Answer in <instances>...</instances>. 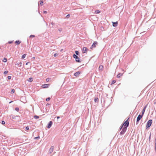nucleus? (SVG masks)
I'll list each match as a JSON object with an SVG mask.
<instances>
[{
    "label": "nucleus",
    "mask_w": 156,
    "mask_h": 156,
    "mask_svg": "<svg viewBox=\"0 0 156 156\" xmlns=\"http://www.w3.org/2000/svg\"><path fill=\"white\" fill-rule=\"evenodd\" d=\"M129 122L128 120L125 122L119 129L120 131L122 129V130L119 133L120 135H122L125 133L126 130L127 128L129 126Z\"/></svg>",
    "instance_id": "obj_1"
},
{
    "label": "nucleus",
    "mask_w": 156,
    "mask_h": 156,
    "mask_svg": "<svg viewBox=\"0 0 156 156\" xmlns=\"http://www.w3.org/2000/svg\"><path fill=\"white\" fill-rule=\"evenodd\" d=\"M152 122V121L151 119H150L147 121L146 126V129H147L150 127V126L151 125Z\"/></svg>",
    "instance_id": "obj_2"
},
{
    "label": "nucleus",
    "mask_w": 156,
    "mask_h": 156,
    "mask_svg": "<svg viewBox=\"0 0 156 156\" xmlns=\"http://www.w3.org/2000/svg\"><path fill=\"white\" fill-rule=\"evenodd\" d=\"M73 57L75 59V61L77 62H81L80 58L75 54L73 55Z\"/></svg>",
    "instance_id": "obj_3"
},
{
    "label": "nucleus",
    "mask_w": 156,
    "mask_h": 156,
    "mask_svg": "<svg viewBox=\"0 0 156 156\" xmlns=\"http://www.w3.org/2000/svg\"><path fill=\"white\" fill-rule=\"evenodd\" d=\"M143 116L142 115H141L140 114H139L138 115L136 119V125H137L138 124L139 121H140V120L141 119Z\"/></svg>",
    "instance_id": "obj_4"
},
{
    "label": "nucleus",
    "mask_w": 156,
    "mask_h": 156,
    "mask_svg": "<svg viewBox=\"0 0 156 156\" xmlns=\"http://www.w3.org/2000/svg\"><path fill=\"white\" fill-rule=\"evenodd\" d=\"M52 124L53 122L52 121H50L48 124V125L47 126V127L48 129L50 128V127L52 125Z\"/></svg>",
    "instance_id": "obj_5"
},
{
    "label": "nucleus",
    "mask_w": 156,
    "mask_h": 156,
    "mask_svg": "<svg viewBox=\"0 0 156 156\" xmlns=\"http://www.w3.org/2000/svg\"><path fill=\"white\" fill-rule=\"evenodd\" d=\"M97 43H98L97 41H94L90 48H91L92 49L93 48H95L96 47V45L97 44Z\"/></svg>",
    "instance_id": "obj_6"
},
{
    "label": "nucleus",
    "mask_w": 156,
    "mask_h": 156,
    "mask_svg": "<svg viewBox=\"0 0 156 156\" xmlns=\"http://www.w3.org/2000/svg\"><path fill=\"white\" fill-rule=\"evenodd\" d=\"M88 49L86 47H84L82 49V52L83 53H85L87 52V51Z\"/></svg>",
    "instance_id": "obj_7"
},
{
    "label": "nucleus",
    "mask_w": 156,
    "mask_h": 156,
    "mask_svg": "<svg viewBox=\"0 0 156 156\" xmlns=\"http://www.w3.org/2000/svg\"><path fill=\"white\" fill-rule=\"evenodd\" d=\"M54 149V146H52L50 148L49 151V153L51 154L52 153Z\"/></svg>",
    "instance_id": "obj_8"
},
{
    "label": "nucleus",
    "mask_w": 156,
    "mask_h": 156,
    "mask_svg": "<svg viewBox=\"0 0 156 156\" xmlns=\"http://www.w3.org/2000/svg\"><path fill=\"white\" fill-rule=\"evenodd\" d=\"M49 85V84H45L42 85V87L44 88H47L48 87Z\"/></svg>",
    "instance_id": "obj_9"
},
{
    "label": "nucleus",
    "mask_w": 156,
    "mask_h": 156,
    "mask_svg": "<svg viewBox=\"0 0 156 156\" xmlns=\"http://www.w3.org/2000/svg\"><path fill=\"white\" fill-rule=\"evenodd\" d=\"M147 105H146V106H144V108H143V109L142 110V114L141 115H142L143 116L144 115V113L145 112V111L146 108L147 107Z\"/></svg>",
    "instance_id": "obj_10"
},
{
    "label": "nucleus",
    "mask_w": 156,
    "mask_h": 156,
    "mask_svg": "<svg viewBox=\"0 0 156 156\" xmlns=\"http://www.w3.org/2000/svg\"><path fill=\"white\" fill-rule=\"evenodd\" d=\"M81 72L80 71H78L74 73V76H78L80 74Z\"/></svg>",
    "instance_id": "obj_11"
},
{
    "label": "nucleus",
    "mask_w": 156,
    "mask_h": 156,
    "mask_svg": "<svg viewBox=\"0 0 156 156\" xmlns=\"http://www.w3.org/2000/svg\"><path fill=\"white\" fill-rule=\"evenodd\" d=\"M118 22H112V25L114 27H116L118 25Z\"/></svg>",
    "instance_id": "obj_12"
},
{
    "label": "nucleus",
    "mask_w": 156,
    "mask_h": 156,
    "mask_svg": "<svg viewBox=\"0 0 156 156\" xmlns=\"http://www.w3.org/2000/svg\"><path fill=\"white\" fill-rule=\"evenodd\" d=\"M16 64L17 65L19 66V67H21V66L22 62H21L17 61L16 62Z\"/></svg>",
    "instance_id": "obj_13"
},
{
    "label": "nucleus",
    "mask_w": 156,
    "mask_h": 156,
    "mask_svg": "<svg viewBox=\"0 0 156 156\" xmlns=\"http://www.w3.org/2000/svg\"><path fill=\"white\" fill-rule=\"evenodd\" d=\"M18 117L17 116H15L13 115H11L10 116V117L13 119H16V117Z\"/></svg>",
    "instance_id": "obj_14"
},
{
    "label": "nucleus",
    "mask_w": 156,
    "mask_h": 156,
    "mask_svg": "<svg viewBox=\"0 0 156 156\" xmlns=\"http://www.w3.org/2000/svg\"><path fill=\"white\" fill-rule=\"evenodd\" d=\"M103 66L102 65H100L99 68V69L100 70L102 71L103 70Z\"/></svg>",
    "instance_id": "obj_15"
},
{
    "label": "nucleus",
    "mask_w": 156,
    "mask_h": 156,
    "mask_svg": "<svg viewBox=\"0 0 156 156\" xmlns=\"http://www.w3.org/2000/svg\"><path fill=\"white\" fill-rule=\"evenodd\" d=\"M123 74L122 73H119L117 76V77L119 78Z\"/></svg>",
    "instance_id": "obj_16"
},
{
    "label": "nucleus",
    "mask_w": 156,
    "mask_h": 156,
    "mask_svg": "<svg viewBox=\"0 0 156 156\" xmlns=\"http://www.w3.org/2000/svg\"><path fill=\"white\" fill-rule=\"evenodd\" d=\"M15 43L19 45L21 43V42L19 40H17L15 42Z\"/></svg>",
    "instance_id": "obj_17"
},
{
    "label": "nucleus",
    "mask_w": 156,
    "mask_h": 156,
    "mask_svg": "<svg viewBox=\"0 0 156 156\" xmlns=\"http://www.w3.org/2000/svg\"><path fill=\"white\" fill-rule=\"evenodd\" d=\"M33 81V78L32 77H30L28 80V81L29 82H32Z\"/></svg>",
    "instance_id": "obj_18"
},
{
    "label": "nucleus",
    "mask_w": 156,
    "mask_h": 156,
    "mask_svg": "<svg viewBox=\"0 0 156 156\" xmlns=\"http://www.w3.org/2000/svg\"><path fill=\"white\" fill-rule=\"evenodd\" d=\"M98 100H98V98H95L94 101L95 102H98Z\"/></svg>",
    "instance_id": "obj_19"
},
{
    "label": "nucleus",
    "mask_w": 156,
    "mask_h": 156,
    "mask_svg": "<svg viewBox=\"0 0 156 156\" xmlns=\"http://www.w3.org/2000/svg\"><path fill=\"white\" fill-rule=\"evenodd\" d=\"M75 53L76 54V55H79V52L77 51H75Z\"/></svg>",
    "instance_id": "obj_20"
},
{
    "label": "nucleus",
    "mask_w": 156,
    "mask_h": 156,
    "mask_svg": "<svg viewBox=\"0 0 156 156\" xmlns=\"http://www.w3.org/2000/svg\"><path fill=\"white\" fill-rule=\"evenodd\" d=\"M2 61L4 62H6L7 61V59L6 58H3V60H2Z\"/></svg>",
    "instance_id": "obj_21"
},
{
    "label": "nucleus",
    "mask_w": 156,
    "mask_h": 156,
    "mask_svg": "<svg viewBox=\"0 0 156 156\" xmlns=\"http://www.w3.org/2000/svg\"><path fill=\"white\" fill-rule=\"evenodd\" d=\"M100 12V11L99 10H96L95 12V13L96 14H98Z\"/></svg>",
    "instance_id": "obj_22"
},
{
    "label": "nucleus",
    "mask_w": 156,
    "mask_h": 156,
    "mask_svg": "<svg viewBox=\"0 0 156 156\" xmlns=\"http://www.w3.org/2000/svg\"><path fill=\"white\" fill-rule=\"evenodd\" d=\"M15 92V90L14 89H12V90L11 93L12 94H13Z\"/></svg>",
    "instance_id": "obj_23"
},
{
    "label": "nucleus",
    "mask_w": 156,
    "mask_h": 156,
    "mask_svg": "<svg viewBox=\"0 0 156 156\" xmlns=\"http://www.w3.org/2000/svg\"><path fill=\"white\" fill-rule=\"evenodd\" d=\"M39 116H37V115H35L34 116V118L35 119H38V118H39Z\"/></svg>",
    "instance_id": "obj_24"
},
{
    "label": "nucleus",
    "mask_w": 156,
    "mask_h": 156,
    "mask_svg": "<svg viewBox=\"0 0 156 156\" xmlns=\"http://www.w3.org/2000/svg\"><path fill=\"white\" fill-rule=\"evenodd\" d=\"M26 56V55L25 54H24L22 56V59H23L24 58H25V57Z\"/></svg>",
    "instance_id": "obj_25"
},
{
    "label": "nucleus",
    "mask_w": 156,
    "mask_h": 156,
    "mask_svg": "<svg viewBox=\"0 0 156 156\" xmlns=\"http://www.w3.org/2000/svg\"><path fill=\"white\" fill-rule=\"evenodd\" d=\"M43 0H41L40 2V4L42 6L43 5Z\"/></svg>",
    "instance_id": "obj_26"
},
{
    "label": "nucleus",
    "mask_w": 156,
    "mask_h": 156,
    "mask_svg": "<svg viewBox=\"0 0 156 156\" xmlns=\"http://www.w3.org/2000/svg\"><path fill=\"white\" fill-rule=\"evenodd\" d=\"M51 99V98L50 97H48V98H47L46 99V101H49Z\"/></svg>",
    "instance_id": "obj_27"
},
{
    "label": "nucleus",
    "mask_w": 156,
    "mask_h": 156,
    "mask_svg": "<svg viewBox=\"0 0 156 156\" xmlns=\"http://www.w3.org/2000/svg\"><path fill=\"white\" fill-rule=\"evenodd\" d=\"M19 108L18 107H16L15 108V110L16 111H17V112H18V111H19Z\"/></svg>",
    "instance_id": "obj_28"
},
{
    "label": "nucleus",
    "mask_w": 156,
    "mask_h": 156,
    "mask_svg": "<svg viewBox=\"0 0 156 156\" xmlns=\"http://www.w3.org/2000/svg\"><path fill=\"white\" fill-rule=\"evenodd\" d=\"M40 138V136H38L37 137H35L34 138V139L36 140H38Z\"/></svg>",
    "instance_id": "obj_29"
},
{
    "label": "nucleus",
    "mask_w": 156,
    "mask_h": 156,
    "mask_svg": "<svg viewBox=\"0 0 156 156\" xmlns=\"http://www.w3.org/2000/svg\"><path fill=\"white\" fill-rule=\"evenodd\" d=\"M1 123L2 124L4 125L5 124V122L4 120H2V121Z\"/></svg>",
    "instance_id": "obj_30"
},
{
    "label": "nucleus",
    "mask_w": 156,
    "mask_h": 156,
    "mask_svg": "<svg viewBox=\"0 0 156 156\" xmlns=\"http://www.w3.org/2000/svg\"><path fill=\"white\" fill-rule=\"evenodd\" d=\"M29 129V127L28 126H27L26 127L25 129V130H28Z\"/></svg>",
    "instance_id": "obj_31"
},
{
    "label": "nucleus",
    "mask_w": 156,
    "mask_h": 156,
    "mask_svg": "<svg viewBox=\"0 0 156 156\" xmlns=\"http://www.w3.org/2000/svg\"><path fill=\"white\" fill-rule=\"evenodd\" d=\"M116 82V81L115 80H114L112 81V84H113L115 83Z\"/></svg>",
    "instance_id": "obj_32"
},
{
    "label": "nucleus",
    "mask_w": 156,
    "mask_h": 156,
    "mask_svg": "<svg viewBox=\"0 0 156 156\" xmlns=\"http://www.w3.org/2000/svg\"><path fill=\"white\" fill-rule=\"evenodd\" d=\"M35 37V36L34 35H31L30 36V38H31V37Z\"/></svg>",
    "instance_id": "obj_33"
},
{
    "label": "nucleus",
    "mask_w": 156,
    "mask_h": 156,
    "mask_svg": "<svg viewBox=\"0 0 156 156\" xmlns=\"http://www.w3.org/2000/svg\"><path fill=\"white\" fill-rule=\"evenodd\" d=\"M58 30V31L60 32H61L62 30V29L61 28H59Z\"/></svg>",
    "instance_id": "obj_34"
},
{
    "label": "nucleus",
    "mask_w": 156,
    "mask_h": 156,
    "mask_svg": "<svg viewBox=\"0 0 156 156\" xmlns=\"http://www.w3.org/2000/svg\"><path fill=\"white\" fill-rule=\"evenodd\" d=\"M8 73V71H5L4 72V74H7V73Z\"/></svg>",
    "instance_id": "obj_35"
},
{
    "label": "nucleus",
    "mask_w": 156,
    "mask_h": 156,
    "mask_svg": "<svg viewBox=\"0 0 156 156\" xmlns=\"http://www.w3.org/2000/svg\"><path fill=\"white\" fill-rule=\"evenodd\" d=\"M11 78V76H9L7 77V78L8 79V80H10Z\"/></svg>",
    "instance_id": "obj_36"
},
{
    "label": "nucleus",
    "mask_w": 156,
    "mask_h": 156,
    "mask_svg": "<svg viewBox=\"0 0 156 156\" xmlns=\"http://www.w3.org/2000/svg\"><path fill=\"white\" fill-rule=\"evenodd\" d=\"M70 16V15L69 14H68L67 15H66V17L67 18H68Z\"/></svg>",
    "instance_id": "obj_37"
},
{
    "label": "nucleus",
    "mask_w": 156,
    "mask_h": 156,
    "mask_svg": "<svg viewBox=\"0 0 156 156\" xmlns=\"http://www.w3.org/2000/svg\"><path fill=\"white\" fill-rule=\"evenodd\" d=\"M13 42V41H9L8 43L9 44H12Z\"/></svg>",
    "instance_id": "obj_38"
},
{
    "label": "nucleus",
    "mask_w": 156,
    "mask_h": 156,
    "mask_svg": "<svg viewBox=\"0 0 156 156\" xmlns=\"http://www.w3.org/2000/svg\"><path fill=\"white\" fill-rule=\"evenodd\" d=\"M151 136V133H150V135L149 136V141H150V140Z\"/></svg>",
    "instance_id": "obj_39"
},
{
    "label": "nucleus",
    "mask_w": 156,
    "mask_h": 156,
    "mask_svg": "<svg viewBox=\"0 0 156 156\" xmlns=\"http://www.w3.org/2000/svg\"><path fill=\"white\" fill-rule=\"evenodd\" d=\"M43 13H47V12L46 11H43Z\"/></svg>",
    "instance_id": "obj_40"
},
{
    "label": "nucleus",
    "mask_w": 156,
    "mask_h": 156,
    "mask_svg": "<svg viewBox=\"0 0 156 156\" xmlns=\"http://www.w3.org/2000/svg\"><path fill=\"white\" fill-rule=\"evenodd\" d=\"M57 54L56 53L54 54V57H56L57 56Z\"/></svg>",
    "instance_id": "obj_41"
},
{
    "label": "nucleus",
    "mask_w": 156,
    "mask_h": 156,
    "mask_svg": "<svg viewBox=\"0 0 156 156\" xmlns=\"http://www.w3.org/2000/svg\"><path fill=\"white\" fill-rule=\"evenodd\" d=\"M104 104H105L106 103V101L105 99V100H104Z\"/></svg>",
    "instance_id": "obj_42"
},
{
    "label": "nucleus",
    "mask_w": 156,
    "mask_h": 156,
    "mask_svg": "<svg viewBox=\"0 0 156 156\" xmlns=\"http://www.w3.org/2000/svg\"><path fill=\"white\" fill-rule=\"evenodd\" d=\"M51 25H52V26H53V25H54V23H51Z\"/></svg>",
    "instance_id": "obj_43"
},
{
    "label": "nucleus",
    "mask_w": 156,
    "mask_h": 156,
    "mask_svg": "<svg viewBox=\"0 0 156 156\" xmlns=\"http://www.w3.org/2000/svg\"><path fill=\"white\" fill-rule=\"evenodd\" d=\"M29 63V62H27V63H26V65H28V64Z\"/></svg>",
    "instance_id": "obj_44"
},
{
    "label": "nucleus",
    "mask_w": 156,
    "mask_h": 156,
    "mask_svg": "<svg viewBox=\"0 0 156 156\" xmlns=\"http://www.w3.org/2000/svg\"><path fill=\"white\" fill-rule=\"evenodd\" d=\"M57 119H58L59 118H60V117H59V116H58V117H57Z\"/></svg>",
    "instance_id": "obj_45"
},
{
    "label": "nucleus",
    "mask_w": 156,
    "mask_h": 156,
    "mask_svg": "<svg viewBox=\"0 0 156 156\" xmlns=\"http://www.w3.org/2000/svg\"><path fill=\"white\" fill-rule=\"evenodd\" d=\"M63 50L62 49H61V51H62Z\"/></svg>",
    "instance_id": "obj_46"
},
{
    "label": "nucleus",
    "mask_w": 156,
    "mask_h": 156,
    "mask_svg": "<svg viewBox=\"0 0 156 156\" xmlns=\"http://www.w3.org/2000/svg\"><path fill=\"white\" fill-rule=\"evenodd\" d=\"M49 105L48 104H47L46 105Z\"/></svg>",
    "instance_id": "obj_47"
},
{
    "label": "nucleus",
    "mask_w": 156,
    "mask_h": 156,
    "mask_svg": "<svg viewBox=\"0 0 156 156\" xmlns=\"http://www.w3.org/2000/svg\"><path fill=\"white\" fill-rule=\"evenodd\" d=\"M12 102V101H10L9 103H11Z\"/></svg>",
    "instance_id": "obj_48"
},
{
    "label": "nucleus",
    "mask_w": 156,
    "mask_h": 156,
    "mask_svg": "<svg viewBox=\"0 0 156 156\" xmlns=\"http://www.w3.org/2000/svg\"><path fill=\"white\" fill-rule=\"evenodd\" d=\"M48 80V79H46V80H47H47Z\"/></svg>",
    "instance_id": "obj_49"
}]
</instances>
